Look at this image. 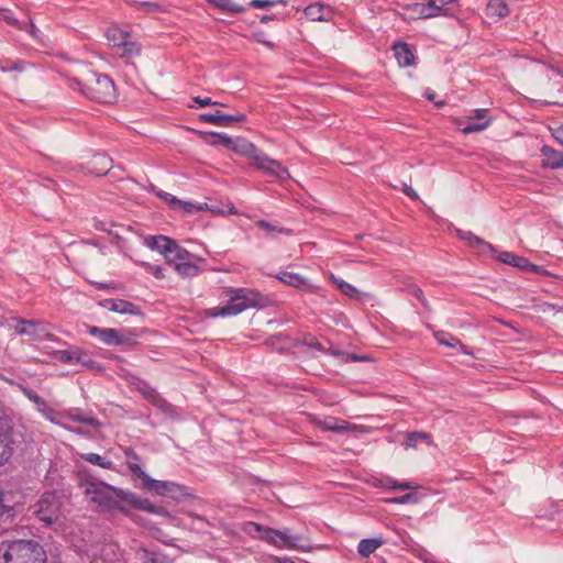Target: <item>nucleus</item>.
Instances as JSON below:
<instances>
[{
    "instance_id": "obj_1",
    "label": "nucleus",
    "mask_w": 563,
    "mask_h": 563,
    "mask_svg": "<svg viewBox=\"0 0 563 563\" xmlns=\"http://www.w3.org/2000/svg\"><path fill=\"white\" fill-rule=\"evenodd\" d=\"M82 494L90 504H93L101 512L129 514L125 505L150 514H161L162 508L152 504L148 499L140 498L136 494L104 482H84L80 484Z\"/></svg>"
},
{
    "instance_id": "obj_2",
    "label": "nucleus",
    "mask_w": 563,
    "mask_h": 563,
    "mask_svg": "<svg viewBox=\"0 0 563 563\" xmlns=\"http://www.w3.org/2000/svg\"><path fill=\"white\" fill-rule=\"evenodd\" d=\"M65 84L69 89L96 102L111 103L117 100V89L112 78L92 69H87L82 78L67 77Z\"/></svg>"
},
{
    "instance_id": "obj_3",
    "label": "nucleus",
    "mask_w": 563,
    "mask_h": 563,
    "mask_svg": "<svg viewBox=\"0 0 563 563\" xmlns=\"http://www.w3.org/2000/svg\"><path fill=\"white\" fill-rule=\"evenodd\" d=\"M228 301L223 307H214L207 310L210 318L234 317L251 308L264 306L265 298L253 288H230L227 291Z\"/></svg>"
},
{
    "instance_id": "obj_4",
    "label": "nucleus",
    "mask_w": 563,
    "mask_h": 563,
    "mask_svg": "<svg viewBox=\"0 0 563 563\" xmlns=\"http://www.w3.org/2000/svg\"><path fill=\"white\" fill-rule=\"evenodd\" d=\"M44 548L32 539L3 540L0 542V563H46Z\"/></svg>"
},
{
    "instance_id": "obj_5",
    "label": "nucleus",
    "mask_w": 563,
    "mask_h": 563,
    "mask_svg": "<svg viewBox=\"0 0 563 563\" xmlns=\"http://www.w3.org/2000/svg\"><path fill=\"white\" fill-rule=\"evenodd\" d=\"M166 262L180 277L191 278L199 275L201 269L197 263L205 260L177 245L172 254L167 255Z\"/></svg>"
},
{
    "instance_id": "obj_6",
    "label": "nucleus",
    "mask_w": 563,
    "mask_h": 563,
    "mask_svg": "<svg viewBox=\"0 0 563 563\" xmlns=\"http://www.w3.org/2000/svg\"><path fill=\"white\" fill-rule=\"evenodd\" d=\"M60 500L55 492L44 493L34 505V516L45 526L56 522L60 514Z\"/></svg>"
},
{
    "instance_id": "obj_7",
    "label": "nucleus",
    "mask_w": 563,
    "mask_h": 563,
    "mask_svg": "<svg viewBox=\"0 0 563 563\" xmlns=\"http://www.w3.org/2000/svg\"><path fill=\"white\" fill-rule=\"evenodd\" d=\"M58 360L68 365H81L89 369L101 371L102 366L96 361L91 354L82 349L73 347L57 352Z\"/></svg>"
},
{
    "instance_id": "obj_8",
    "label": "nucleus",
    "mask_w": 563,
    "mask_h": 563,
    "mask_svg": "<svg viewBox=\"0 0 563 563\" xmlns=\"http://www.w3.org/2000/svg\"><path fill=\"white\" fill-rule=\"evenodd\" d=\"M399 13L404 20L430 19L441 15V5L435 0H429L427 3H410L401 5Z\"/></svg>"
},
{
    "instance_id": "obj_9",
    "label": "nucleus",
    "mask_w": 563,
    "mask_h": 563,
    "mask_svg": "<svg viewBox=\"0 0 563 563\" xmlns=\"http://www.w3.org/2000/svg\"><path fill=\"white\" fill-rule=\"evenodd\" d=\"M488 112L487 109L481 108L474 111V115L459 119L457 125L461 126L462 133L471 134L488 128L493 121L492 118L488 117Z\"/></svg>"
},
{
    "instance_id": "obj_10",
    "label": "nucleus",
    "mask_w": 563,
    "mask_h": 563,
    "mask_svg": "<svg viewBox=\"0 0 563 563\" xmlns=\"http://www.w3.org/2000/svg\"><path fill=\"white\" fill-rule=\"evenodd\" d=\"M317 426L323 431H331L335 433H345V432H358L366 433L368 432V428L355 423H351L344 419H339L334 417H328L323 420H319Z\"/></svg>"
},
{
    "instance_id": "obj_11",
    "label": "nucleus",
    "mask_w": 563,
    "mask_h": 563,
    "mask_svg": "<svg viewBox=\"0 0 563 563\" xmlns=\"http://www.w3.org/2000/svg\"><path fill=\"white\" fill-rule=\"evenodd\" d=\"M87 332L92 336H98L107 345H123L132 343L130 338L123 336L117 329L113 328L87 325Z\"/></svg>"
},
{
    "instance_id": "obj_12",
    "label": "nucleus",
    "mask_w": 563,
    "mask_h": 563,
    "mask_svg": "<svg viewBox=\"0 0 563 563\" xmlns=\"http://www.w3.org/2000/svg\"><path fill=\"white\" fill-rule=\"evenodd\" d=\"M130 386L136 389L147 401L154 406H161L164 399L158 395L156 389L152 387L146 380L135 375L126 377Z\"/></svg>"
},
{
    "instance_id": "obj_13",
    "label": "nucleus",
    "mask_w": 563,
    "mask_h": 563,
    "mask_svg": "<svg viewBox=\"0 0 563 563\" xmlns=\"http://www.w3.org/2000/svg\"><path fill=\"white\" fill-rule=\"evenodd\" d=\"M99 306L108 309L109 311L120 314L140 316L142 314L141 308L128 300L120 298H109L99 301Z\"/></svg>"
},
{
    "instance_id": "obj_14",
    "label": "nucleus",
    "mask_w": 563,
    "mask_h": 563,
    "mask_svg": "<svg viewBox=\"0 0 563 563\" xmlns=\"http://www.w3.org/2000/svg\"><path fill=\"white\" fill-rule=\"evenodd\" d=\"M246 120V115L241 112H236L235 114H224L217 110L214 113H200L199 121L212 123L220 126H229L235 122H244Z\"/></svg>"
},
{
    "instance_id": "obj_15",
    "label": "nucleus",
    "mask_w": 563,
    "mask_h": 563,
    "mask_svg": "<svg viewBox=\"0 0 563 563\" xmlns=\"http://www.w3.org/2000/svg\"><path fill=\"white\" fill-rule=\"evenodd\" d=\"M243 531L252 537H257L274 544L282 540L280 531L263 528L261 525L252 521L243 525Z\"/></svg>"
},
{
    "instance_id": "obj_16",
    "label": "nucleus",
    "mask_w": 563,
    "mask_h": 563,
    "mask_svg": "<svg viewBox=\"0 0 563 563\" xmlns=\"http://www.w3.org/2000/svg\"><path fill=\"white\" fill-rule=\"evenodd\" d=\"M497 258L504 264L511 265L525 272H543V269L540 266L532 264L528 258L515 255L514 253L510 252H500Z\"/></svg>"
},
{
    "instance_id": "obj_17",
    "label": "nucleus",
    "mask_w": 563,
    "mask_h": 563,
    "mask_svg": "<svg viewBox=\"0 0 563 563\" xmlns=\"http://www.w3.org/2000/svg\"><path fill=\"white\" fill-rule=\"evenodd\" d=\"M329 280L346 297L353 300L363 301L368 298L371 295L364 291H361L352 284L345 282L342 278L336 277L333 274L329 275Z\"/></svg>"
},
{
    "instance_id": "obj_18",
    "label": "nucleus",
    "mask_w": 563,
    "mask_h": 563,
    "mask_svg": "<svg viewBox=\"0 0 563 563\" xmlns=\"http://www.w3.org/2000/svg\"><path fill=\"white\" fill-rule=\"evenodd\" d=\"M393 52L400 67H411L416 65V56L409 44L406 42H396L393 44Z\"/></svg>"
},
{
    "instance_id": "obj_19",
    "label": "nucleus",
    "mask_w": 563,
    "mask_h": 563,
    "mask_svg": "<svg viewBox=\"0 0 563 563\" xmlns=\"http://www.w3.org/2000/svg\"><path fill=\"white\" fill-rule=\"evenodd\" d=\"M305 15L311 21H331L334 16V11L331 7L322 3H313L305 8Z\"/></svg>"
},
{
    "instance_id": "obj_20",
    "label": "nucleus",
    "mask_w": 563,
    "mask_h": 563,
    "mask_svg": "<svg viewBox=\"0 0 563 563\" xmlns=\"http://www.w3.org/2000/svg\"><path fill=\"white\" fill-rule=\"evenodd\" d=\"M148 247L157 250L167 260V255H170L175 247L178 245L177 242L165 235H155L146 240Z\"/></svg>"
},
{
    "instance_id": "obj_21",
    "label": "nucleus",
    "mask_w": 563,
    "mask_h": 563,
    "mask_svg": "<svg viewBox=\"0 0 563 563\" xmlns=\"http://www.w3.org/2000/svg\"><path fill=\"white\" fill-rule=\"evenodd\" d=\"M456 233H457L459 238L461 240H463L464 242H466V244L470 247H473L474 250H476L479 253H484L487 250L494 251V247L492 244H489V243L485 242L484 240H482L481 238L476 236L471 231L457 230Z\"/></svg>"
},
{
    "instance_id": "obj_22",
    "label": "nucleus",
    "mask_w": 563,
    "mask_h": 563,
    "mask_svg": "<svg viewBox=\"0 0 563 563\" xmlns=\"http://www.w3.org/2000/svg\"><path fill=\"white\" fill-rule=\"evenodd\" d=\"M63 416L73 422L84 423L92 428H98L100 426V421L97 418L87 415L79 408H70L66 410Z\"/></svg>"
},
{
    "instance_id": "obj_23",
    "label": "nucleus",
    "mask_w": 563,
    "mask_h": 563,
    "mask_svg": "<svg viewBox=\"0 0 563 563\" xmlns=\"http://www.w3.org/2000/svg\"><path fill=\"white\" fill-rule=\"evenodd\" d=\"M46 420L51 421L52 423H55L57 426H60L62 428H64L65 430H68L70 432H74L76 434H82V431L79 429V428H73V427H68L66 424H63L60 423L58 420H57V417L59 416V413L54 409L52 408L48 402L44 399L43 402L40 404V407H37L36 409Z\"/></svg>"
},
{
    "instance_id": "obj_24",
    "label": "nucleus",
    "mask_w": 563,
    "mask_h": 563,
    "mask_svg": "<svg viewBox=\"0 0 563 563\" xmlns=\"http://www.w3.org/2000/svg\"><path fill=\"white\" fill-rule=\"evenodd\" d=\"M14 440L10 432L0 431V467L5 465L12 457Z\"/></svg>"
},
{
    "instance_id": "obj_25",
    "label": "nucleus",
    "mask_w": 563,
    "mask_h": 563,
    "mask_svg": "<svg viewBox=\"0 0 563 563\" xmlns=\"http://www.w3.org/2000/svg\"><path fill=\"white\" fill-rule=\"evenodd\" d=\"M124 456L126 457V466L134 478H139L144 475V471L141 467V457L134 451L133 448L126 446L123 449Z\"/></svg>"
},
{
    "instance_id": "obj_26",
    "label": "nucleus",
    "mask_w": 563,
    "mask_h": 563,
    "mask_svg": "<svg viewBox=\"0 0 563 563\" xmlns=\"http://www.w3.org/2000/svg\"><path fill=\"white\" fill-rule=\"evenodd\" d=\"M510 13L508 4L504 0H490L486 7V14L495 20L508 16Z\"/></svg>"
},
{
    "instance_id": "obj_27",
    "label": "nucleus",
    "mask_w": 563,
    "mask_h": 563,
    "mask_svg": "<svg viewBox=\"0 0 563 563\" xmlns=\"http://www.w3.org/2000/svg\"><path fill=\"white\" fill-rule=\"evenodd\" d=\"M541 154L545 157V166L551 168H560L563 167V153L554 150L551 146L543 145L541 148Z\"/></svg>"
},
{
    "instance_id": "obj_28",
    "label": "nucleus",
    "mask_w": 563,
    "mask_h": 563,
    "mask_svg": "<svg viewBox=\"0 0 563 563\" xmlns=\"http://www.w3.org/2000/svg\"><path fill=\"white\" fill-rule=\"evenodd\" d=\"M284 284L299 288L303 291H313V286L308 279L289 272H284Z\"/></svg>"
},
{
    "instance_id": "obj_29",
    "label": "nucleus",
    "mask_w": 563,
    "mask_h": 563,
    "mask_svg": "<svg viewBox=\"0 0 563 563\" xmlns=\"http://www.w3.org/2000/svg\"><path fill=\"white\" fill-rule=\"evenodd\" d=\"M383 543L384 541L379 538L363 539L360 541L357 545V552L361 556L368 558L379 547H382Z\"/></svg>"
},
{
    "instance_id": "obj_30",
    "label": "nucleus",
    "mask_w": 563,
    "mask_h": 563,
    "mask_svg": "<svg viewBox=\"0 0 563 563\" xmlns=\"http://www.w3.org/2000/svg\"><path fill=\"white\" fill-rule=\"evenodd\" d=\"M118 49L121 51L119 53L120 57L131 58L141 54V45L136 41L132 40L131 34H129V37L119 45Z\"/></svg>"
},
{
    "instance_id": "obj_31",
    "label": "nucleus",
    "mask_w": 563,
    "mask_h": 563,
    "mask_svg": "<svg viewBox=\"0 0 563 563\" xmlns=\"http://www.w3.org/2000/svg\"><path fill=\"white\" fill-rule=\"evenodd\" d=\"M254 164L257 168L263 169L264 172L268 174L277 175V170L280 168V165L278 162L273 161L264 155H255L254 156Z\"/></svg>"
},
{
    "instance_id": "obj_32",
    "label": "nucleus",
    "mask_w": 563,
    "mask_h": 563,
    "mask_svg": "<svg viewBox=\"0 0 563 563\" xmlns=\"http://www.w3.org/2000/svg\"><path fill=\"white\" fill-rule=\"evenodd\" d=\"M19 322V327L15 328V332L20 335H30L32 338L38 339L40 335L37 333L38 322L32 320L16 319Z\"/></svg>"
},
{
    "instance_id": "obj_33",
    "label": "nucleus",
    "mask_w": 563,
    "mask_h": 563,
    "mask_svg": "<svg viewBox=\"0 0 563 563\" xmlns=\"http://www.w3.org/2000/svg\"><path fill=\"white\" fill-rule=\"evenodd\" d=\"M208 3L214 8L227 13H241L245 10L244 7L235 4L232 0H207Z\"/></svg>"
},
{
    "instance_id": "obj_34",
    "label": "nucleus",
    "mask_w": 563,
    "mask_h": 563,
    "mask_svg": "<svg viewBox=\"0 0 563 563\" xmlns=\"http://www.w3.org/2000/svg\"><path fill=\"white\" fill-rule=\"evenodd\" d=\"M129 32L123 31L117 26L108 29L106 36L111 44L112 47L118 48L120 44L123 43L124 40L129 37Z\"/></svg>"
},
{
    "instance_id": "obj_35",
    "label": "nucleus",
    "mask_w": 563,
    "mask_h": 563,
    "mask_svg": "<svg viewBox=\"0 0 563 563\" xmlns=\"http://www.w3.org/2000/svg\"><path fill=\"white\" fill-rule=\"evenodd\" d=\"M82 459L86 462H88L92 465H97L101 468L115 470L114 464L110 460H107L106 457L101 456L98 453H86L82 455Z\"/></svg>"
},
{
    "instance_id": "obj_36",
    "label": "nucleus",
    "mask_w": 563,
    "mask_h": 563,
    "mask_svg": "<svg viewBox=\"0 0 563 563\" xmlns=\"http://www.w3.org/2000/svg\"><path fill=\"white\" fill-rule=\"evenodd\" d=\"M91 164L93 166H98L96 173L98 175H103L108 173L112 166V161L110 157L103 154H97L93 156Z\"/></svg>"
},
{
    "instance_id": "obj_37",
    "label": "nucleus",
    "mask_w": 563,
    "mask_h": 563,
    "mask_svg": "<svg viewBox=\"0 0 563 563\" xmlns=\"http://www.w3.org/2000/svg\"><path fill=\"white\" fill-rule=\"evenodd\" d=\"M26 65H29V64L21 59H16V60H11L9 58L0 59V70L3 73L23 71L25 69Z\"/></svg>"
},
{
    "instance_id": "obj_38",
    "label": "nucleus",
    "mask_w": 563,
    "mask_h": 563,
    "mask_svg": "<svg viewBox=\"0 0 563 563\" xmlns=\"http://www.w3.org/2000/svg\"><path fill=\"white\" fill-rule=\"evenodd\" d=\"M420 440H423V441H427L428 443H431V439H430V435L426 432H420V431H413V432H410L405 442L402 443L404 448L406 450L408 449H411V448H416L417 445V442L420 441Z\"/></svg>"
},
{
    "instance_id": "obj_39",
    "label": "nucleus",
    "mask_w": 563,
    "mask_h": 563,
    "mask_svg": "<svg viewBox=\"0 0 563 563\" xmlns=\"http://www.w3.org/2000/svg\"><path fill=\"white\" fill-rule=\"evenodd\" d=\"M163 484H164V486L161 487V492H158V496L175 498L184 489V486H180L173 482L163 481Z\"/></svg>"
},
{
    "instance_id": "obj_40",
    "label": "nucleus",
    "mask_w": 563,
    "mask_h": 563,
    "mask_svg": "<svg viewBox=\"0 0 563 563\" xmlns=\"http://www.w3.org/2000/svg\"><path fill=\"white\" fill-rule=\"evenodd\" d=\"M142 479V488L158 495L161 487L164 486L163 481L151 478L145 472L139 477Z\"/></svg>"
},
{
    "instance_id": "obj_41",
    "label": "nucleus",
    "mask_w": 563,
    "mask_h": 563,
    "mask_svg": "<svg viewBox=\"0 0 563 563\" xmlns=\"http://www.w3.org/2000/svg\"><path fill=\"white\" fill-rule=\"evenodd\" d=\"M435 338H437L438 342L442 345H445L449 347H457V346L463 347L461 341L459 339L452 336L449 333L439 332L435 334Z\"/></svg>"
},
{
    "instance_id": "obj_42",
    "label": "nucleus",
    "mask_w": 563,
    "mask_h": 563,
    "mask_svg": "<svg viewBox=\"0 0 563 563\" xmlns=\"http://www.w3.org/2000/svg\"><path fill=\"white\" fill-rule=\"evenodd\" d=\"M386 486L388 488H391V489H400V490H413L416 489L418 486L415 485L413 483L411 482H398V481H395L393 478H387L386 481Z\"/></svg>"
},
{
    "instance_id": "obj_43",
    "label": "nucleus",
    "mask_w": 563,
    "mask_h": 563,
    "mask_svg": "<svg viewBox=\"0 0 563 563\" xmlns=\"http://www.w3.org/2000/svg\"><path fill=\"white\" fill-rule=\"evenodd\" d=\"M302 539L299 537H294L288 533V531L284 530V548L289 549H303V544H301Z\"/></svg>"
},
{
    "instance_id": "obj_44",
    "label": "nucleus",
    "mask_w": 563,
    "mask_h": 563,
    "mask_svg": "<svg viewBox=\"0 0 563 563\" xmlns=\"http://www.w3.org/2000/svg\"><path fill=\"white\" fill-rule=\"evenodd\" d=\"M0 20L5 21L8 24L14 26L18 30L23 29L18 19L13 16L12 11L10 9L0 8Z\"/></svg>"
},
{
    "instance_id": "obj_45",
    "label": "nucleus",
    "mask_w": 563,
    "mask_h": 563,
    "mask_svg": "<svg viewBox=\"0 0 563 563\" xmlns=\"http://www.w3.org/2000/svg\"><path fill=\"white\" fill-rule=\"evenodd\" d=\"M154 195L167 202L173 209H176L177 205H180V200L169 192L158 190L155 191Z\"/></svg>"
},
{
    "instance_id": "obj_46",
    "label": "nucleus",
    "mask_w": 563,
    "mask_h": 563,
    "mask_svg": "<svg viewBox=\"0 0 563 563\" xmlns=\"http://www.w3.org/2000/svg\"><path fill=\"white\" fill-rule=\"evenodd\" d=\"M21 390L23 393V395L34 404L35 408L37 409V407H40V404L43 402L44 398H42L37 393H35L33 389H31L30 387H24L22 386L21 387Z\"/></svg>"
},
{
    "instance_id": "obj_47",
    "label": "nucleus",
    "mask_w": 563,
    "mask_h": 563,
    "mask_svg": "<svg viewBox=\"0 0 563 563\" xmlns=\"http://www.w3.org/2000/svg\"><path fill=\"white\" fill-rule=\"evenodd\" d=\"M141 266L157 279H163L165 277L164 268L161 266L152 265L146 262H142Z\"/></svg>"
},
{
    "instance_id": "obj_48",
    "label": "nucleus",
    "mask_w": 563,
    "mask_h": 563,
    "mask_svg": "<svg viewBox=\"0 0 563 563\" xmlns=\"http://www.w3.org/2000/svg\"><path fill=\"white\" fill-rule=\"evenodd\" d=\"M417 501H418V497L412 493L406 494L400 497H395V498L388 499V503H391V504H413Z\"/></svg>"
},
{
    "instance_id": "obj_49",
    "label": "nucleus",
    "mask_w": 563,
    "mask_h": 563,
    "mask_svg": "<svg viewBox=\"0 0 563 563\" xmlns=\"http://www.w3.org/2000/svg\"><path fill=\"white\" fill-rule=\"evenodd\" d=\"M12 421L11 410L0 400V426L9 424Z\"/></svg>"
},
{
    "instance_id": "obj_50",
    "label": "nucleus",
    "mask_w": 563,
    "mask_h": 563,
    "mask_svg": "<svg viewBox=\"0 0 563 563\" xmlns=\"http://www.w3.org/2000/svg\"><path fill=\"white\" fill-rule=\"evenodd\" d=\"M176 209H181L185 213L192 214L197 211H200L201 207L189 201L180 200V205H177Z\"/></svg>"
},
{
    "instance_id": "obj_51",
    "label": "nucleus",
    "mask_w": 563,
    "mask_h": 563,
    "mask_svg": "<svg viewBox=\"0 0 563 563\" xmlns=\"http://www.w3.org/2000/svg\"><path fill=\"white\" fill-rule=\"evenodd\" d=\"M282 0H251L250 5L257 9H266L280 2Z\"/></svg>"
},
{
    "instance_id": "obj_52",
    "label": "nucleus",
    "mask_w": 563,
    "mask_h": 563,
    "mask_svg": "<svg viewBox=\"0 0 563 563\" xmlns=\"http://www.w3.org/2000/svg\"><path fill=\"white\" fill-rule=\"evenodd\" d=\"M550 130L553 139L563 146V124H558Z\"/></svg>"
},
{
    "instance_id": "obj_53",
    "label": "nucleus",
    "mask_w": 563,
    "mask_h": 563,
    "mask_svg": "<svg viewBox=\"0 0 563 563\" xmlns=\"http://www.w3.org/2000/svg\"><path fill=\"white\" fill-rule=\"evenodd\" d=\"M217 140L216 143L230 147L233 143L232 139L224 133H213L212 134Z\"/></svg>"
},
{
    "instance_id": "obj_54",
    "label": "nucleus",
    "mask_w": 563,
    "mask_h": 563,
    "mask_svg": "<svg viewBox=\"0 0 563 563\" xmlns=\"http://www.w3.org/2000/svg\"><path fill=\"white\" fill-rule=\"evenodd\" d=\"M192 102L197 106V107H207V106H213V104H217L218 102L216 101H212L211 98L209 97H194L192 98Z\"/></svg>"
},
{
    "instance_id": "obj_55",
    "label": "nucleus",
    "mask_w": 563,
    "mask_h": 563,
    "mask_svg": "<svg viewBox=\"0 0 563 563\" xmlns=\"http://www.w3.org/2000/svg\"><path fill=\"white\" fill-rule=\"evenodd\" d=\"M141 7L146 11V12H157V11H162V7L156 3V2H142L141 3Z\"/></svg>"
},
{
    "instance_id": "obj_56",
    "label": "nucleus",
    "mask_w": 563,
    "mask_h": 563,
    "mask_svg": "<svg viewBox=\"0 0 563 563\" xmlns=\"http://www.w3.org/2000/svg\"><path fill=\"white\" fill-rule=\"evenodd\" d=\"M411 294L422 302L423 306H428V301L427 299L424 298L423 296V291L421 288L417 287V286H413L412 289H411Z\"/></svg>"
},
{
    "instance_id": "obj_57",
    "label": "nucleus",
    "mask_w": 563,
    "mask_h": 563,
    "mask_svg": "<svg viewBox=\"0 0 563 563\" xmlns=\"http://www.w3.org/2000/svg\"><path fill=\"white\" fill-rule=\"evenodd\" d=\"M256 225L266 231L267 233H271V232H276L278 231L276 227H273L269 222L267 221H264V220H260L256 222Z\"/></svg>"
},
{
    "instance_id": "obj_58",
    "label": "nucleus",
    "mask_w": 563,
    "mask_h": 563,
    "mask_svg": "<svg viewBox=\"0 0 563 563\" xmlns=\"http://www.w3.org/2000/svg\"><path fill=\"white\" fill-rule=\"evenodd\" d=\"M556 307L558 306H555L553 303L543 302V303L537 306V310L545 313V312H550V311H556Z\"/></svg>"
},
{
    "instance_id": "obj_59",
    "label": "nucleus",
    "mask_w": 563,
    "mask_h": 563,
    "mask_svg": "<svg viewBox=\"0 0 563 563\" xmlns=\"http://www.w3.org/2000/svg\"><path fill=\"white\" fill-rule=\"evenodd\" d=\"M150 563H170L165 555L153 553L150 558Z\"/></svg>"
},
{
    "instance_id": "obj_60",
    "label": "nucleus",
    "mask_w": 563,
    "mask_h": 563,
    "mask_svg": "<svg viewBox=\"0 0 563 563\" xmlns=\"http://www.w3.org/2000/svg\"><path fill=\"white\" fill-rule=\"evenodd\" d=\"M303 345L308 349H312V350H316L319 352H324V349L322 347V345L317 341L306 342Z\"/></svg>"
},
{
    "instance_id": "obj_61",
    "label": "nucleus",
    "mask_w": 563,
    "mask_h": 563,
    "mask_svg": "<svg viewBox=\"0 0 563 563\" xmlns=\"http://www.w3.org/2000/svg\"><path fill=\"white\" fill-rule=\"evenodd\" d=\"M548 69L552 70L553 73H555L558 76H561L563 77V68L559 67V66H554L552 64H547L545 65Z\"/></svg>"
},
{
    "instance_id": "obj_62",
    "label": "nucleus",
    "mask_w": 563,
    "mask_h": 563,
    "mask_svg": "<svg viewBox=\"0 0 563 563\" xmlns=\"http://www.w3.org/2000/svg\"><path fill=\"white\" fill-rule=\"evenodd\" d=\"M98 289H117L114 284L96 283Z\"/></svg>"
},
{
    "instance_id": "obj_63",
    "label": "nucleus",
    "mask_w": 563,
    "mask_h": 563,
    "mask_svg": "<svg viewBox=\"0 0 563 563\" xmlns=\"http://www.w3.org/2000/svg\"><path fill=\"white\" fill-rule=\"evenodd\" d=\"M8 511V507L3 504V494L0 492V518Z\"/></svg>"
},
{
    "instance_id": "obj_64",
    "label": "nucleus",
    "mask_w": 563,
    "mask_h": 563,
    "mask_svg": "<svg viewBox=\"0 0 563 563\" xmlns=\"http://www.w3.org/2000/svg\"><path fill=\"white\" fill-rule=\"evenodd\" d=\"M404 191H405V194H406L407 196H409V197H411V198H413V199L418 198V196H417L416 191H415L411 187H409V186H407V187L404 189Z\"/></svg>"
}]
</instances>
